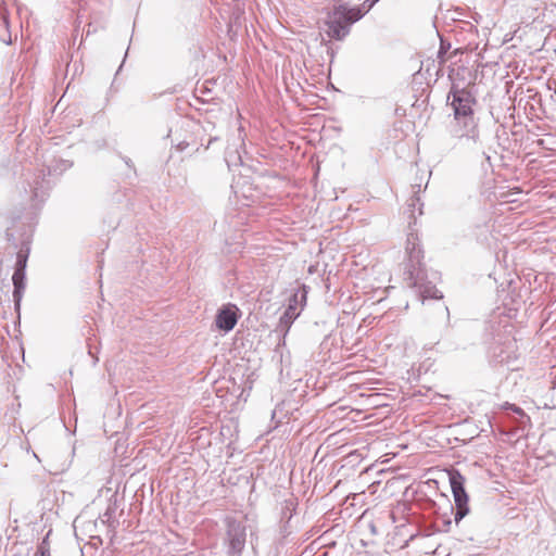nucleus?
<instances>
[{"instance_id":"obj_15","label":"nucleus","mask_w":556,"mask_h":556,"mask_svg":"<svg viewBox=\"0 0 556 556\" xmlns=\"http://www.w3.org/2000/svg\"><path fill=\"white\" fill-rule=\"evenodd\" d=\"M507 408H510L514 413L520 415L521 417L525 416L523 410L520 407H518V406H516L514 404H507Z\"/></svg>"},{"instance_id":"obj_3","label":"nucleus","mask_w":556,"mask_h":556,"mask_svg":"<svg viewBox=\"0 0 556 556\" xmlns=\"http://www.w3.org/2000/svg\"><path fill=\"white\" fill-rule=\"evenodd\" d=\"M23 199L30 202L31 208H37L41 204L49 190V182L46 180V170L38 169L22 181Z\"/></svg>"},{"instance_id":"obj_14","label":"nucleus","mask_w":556,"mask_h":556,"mask_svg":"<svg viewBox=\"0 0 556 556\" xmlns=\"http://www.w3.org/2000/svg\"><path fill=\"white\" fill-rule=\"evenodd\" d=\"M450 47H451V45H450V43H447V45L445 46L444 41H441V47H440V50H439V52H438V56H439L440 59H443V55L446 53V51H447V49H450Z\"/></svg>"},{"instance_id":"obj_1","label":"nucleus","mask_w":556,"mask_h":556,"mask_svg":"<svg viewBox=\"0 0 556 556\" xmlns=\"http://www.w3.org/2000/svg\"><path fill=\"white\" fill-rule=\"evenodd\" d=\"M372 7L369 0H365L361 7L348 8L344 4L336 7L328 13L325 22L327 35L336 40H342L350 33V26L359 21Z\"/></svg>"},{"instance_id":"obj_19","label":"nucleus","mask_w":556,"mask_h":556,"mask_svg":"<svg viewBox=\"0 0 556 556\" xmlns=\"http://www.w3.org/2000/svg\"><path fill=\"white\" fill-rule=\"evenodd\" d=\"M8 23H9V22H8V18L4 16V17H3V24H4L5 26H8Z\"/></svg>"},{"instance_id":"obj_6","label":"nucleus","mask_w":556,"mask_h":556,"mask_svg":"<svg viewBox=\"0 0 556 556\" xmlns=\"http://www.w3.org/2000/svg\"><path fill=\"white\" fill-rule=\"evenodd\" d=\"M450 483L456 505L454 519L458 523L469 513L468 495L465 491L464 478L459 472L450 475Z\"/></svg>"},{"instance_id":"obj_8","label":"nucleus","mask_w":556,"mask_h":556,"mask_svg":"<svg viewBox=\"0 0 556 556\" xmlns=\"http://www.w3.org/2000/svg\"><path fill=\"white\" fill-rule=\"evenodd\" d=\"M237 312L238 308L235 305L222 307L216 315V327L225 332L232 330L238 321Z\"/></svg>"},{"instance_id":"obj_7","label":"nucleus","mask_w":556,"mask_h":556,"mask_svg":"<svg viewBox=\"0 0 556 556\" xmlns=\"http://www.w3.org/2000/svg\"><path fill=\"white\" fill-rule=\"evenodd\" d=\"M228 554L230 556H241L245 546V529L239 523H231L227 531Z\"/></svg>"},{"instance_id":"obj_25","label":"nucleus","mask_w":556,"mask_h":556,"mask_svg":"<svg viewBox=\"0 0 556 556\" xmlns=\"http://www.w3.org/2000/svg\"><path fill=\"white\" fill-rule=\"evenodd\" d=\"M415 200H416V201H419V198H413V199H412V201H413V202H414Z\"/></svg>"},{"instance_id":"obj_17","label":"nucleus","mask_w":556,"mask_h":556,"mask_svg":"<svg viewBox=\"0 0 556 556\" xmlns=\"http://www.w3.org/2000/svg\"><path fill=\"white\" fill-rule=\"evenodd\" d=\"M291 517H292L291 513H289V515H288V513H286L285 510L282 511V518H287L288 520H290Z\"/></svg>"},{"instance_id":"obj_16","label":"nucleus","mask_w":556,"mask_h":556,"mask_svg":"<svg viewBox=\"0 0 556 556\" xmlns=\"http://www.w3.org/2000/svg\"><path fill=\"white\" fill-rule=\"evenodd\" d=\"M7 237H8V240H9V241H13V242H15L14 236H13V233L11 232V230H10V229H8V230H7ZM14 244L16 245V243H14Z\"/></svg>"},{"instance_id":"obj_12","label":"nucleus","mask_w":556,"mask_h":556,"mask_svg":"<svg viewBox=\"0 0 556 556\" xmlns=\"http://www.w3.org/2000/svg\"><path fill=\"white\" fill-rule=\"evenodd\" d=\"M36 556H51L48 536L38 545Z\"/></svg>"},{"instance_id":"obj_9","label":"nucleus","mask_w":556,"mask_h":556,"mask_svg":"<svg viewBox=\"0 0 556 556\" xmlns=\"http://www.w3.org/2000/svg\"><path fill=\"white\" fill-rule=\"evenodd\" d=\"M406 252L412 263L419 264L422 256V251L419 247L418 237L409 233L406 240Z\"/></svg>"},{"instance_id":"obj_13","label":"nucleus","mask_w":556,"mask_h":556,"mask_svg":"<svg viewBox=\"0 0 556 556\" xmlns=\"http://www.w3.org/2000/svg\"><path fill=\"white\" fill-rule=\"evenodd\" d=\"M421 294L424 298H434V299L442 298V294L438 290L432 289V288L425 289L424 291H421Z\"/></svg>"},{"instance_id":"obj_4","label":"nucleus","mask_w":556,"mask_h":556,"mask_svg":"<svg viewBox=\"0 0 556 556\" xmlns=\"http://www.w3.org/2000/svg\"><path fill=\"white\" fill-rule=\"evenodd\" d=\"M447 103L453 109L454 118L473 116L476 98L469 90L453 85L447 94Z\"/></svg>"},{"instance_id":"obj_24","label":"nucleus","mask_w":556,"mask_h":556,"mask_svg":"<svg viewBox=\"0 0 556 556\" xmlns=\"http://www.w3.org/2000/svg\"><path fill=\"white\" fill-rule=\"evenodd\" d=\"M23 245L27 243V239H23L22 241Z\"/></svg>"},{"instance_id":"obj_2","label":"nucleus","mask_w":556,"mask_h":556,"mask_svg":"<svg viewBox=\"0 0 556 556\" xmlns=\"http://www.w3.org/2000/svg\"><path fill=\"white\" fill-rule=\"evenodd\" d=\"M450 134L453 138L464 141L465 147L477 156H485L490 160L484 149V138L480 134L478 122L475 116L454 118L450 126Z\"/></svg>"},{"instance_id":"obj_10","label":"nucleus","mask_w":556,"mask_h":556,"mask_svg":"<svg viewBox=\"0 0 556 556\" xmlns=\"http://www.w3.org/2000/svg\"><path fill=\"white\" fill-rule=\"evenodd\" d=\"M25 270L15 269L12 281L14 285L13 298L15 305L18 307L22 300L23 290L25 289Z\"/></svg>"},{"instance_id":"obj_18","label":"nucleus","mask_w":556,"mask_h":556,"mask_svg":"<svg viewBox=\"0 0 556 556\" xmlns=\"http://www.w3.org/2000/svg\"><path fill=\"white\" fill-rule=\"evenodd\" d=\"M292 506H293L292 502H286L285 509L290 510Z\"/></svg>"},{"instance_id":"obj_20","label":"nucleus","mask_w":556,"mask_h":556,"mask_svg":"<svg viewBox=\"0 0 556 556\" xmlns=\"http://www.w3.org/2000/svg\"><path fill=\"white\" fill-rule=\"evenodd\" d=\"M90 24L88 25V30H87V36L91 34V28H90Z\"/></svg>"},{"instance_id":"obj_23","label":"nucleus","mask_w":556,"mask_h":556,"mask_svg":"<svg viewBox=\"0 0 556 556\" xmlns=\"http://www.w3.org/2000/svg\"><path fill=\"white\" fill-rule=\"evenodd\" d=\"M178 148H179L180 150H182L185 147L182 146V143H180V144H178Z\"/></svg>"},{"instance_id":"obj_5","label":"nucleus","mask_w":556,"mask_h":556,"mask_svg":"<svg viewBox=\"0 0 556 556\" xmlns=\"http://www.w3.org/2000/svg\"><path fill=\"white\" fill-rule=\"evenodd\" d=\"M307 290L306 287L303 286L301 290H298L289 299L288 306L283 314L279 318L278 330L286 334L292 323L300 315L301 308L306 302Z\"/></svg>"},{"instance_id":"obj_11","label":"nucleus","mask_w":556,"mask_h":556,"mask_svg":"<svg viewBox=\"0 0 556 556\" xmlns=\"http://www.w3.org/2000/svg\"><path fill=\"white\" fill-rule=\"evenodd\" d=\"M27 257H28V249L26 250V252H24L23 249H21L16 255V268L15 269L25 270Z\"/></svg>"},{"instance_id":"obj_22","label":"nucleus","mask_w":556,"mask_h":556,"mask_svg":"<svg viewBox=\"0 0 556 556\" xmlns=\"http://www.w3.org/2000/svg\"><path fill=\"white\" fill-rule=\"evenodd\" d=\"M125 162H126V164H127L128 166H130V160H129V159H127Z\"/></svg>"},{"instance_id":"obj_21","label":"nucleus","mask_w":556,"mask_h":556,"mask_svg":"<svg viewBox=\"0 0 556 556\" xmlns=\"http://www.w3.org/2000/svg\"><path fill=\"white\" fill-rule=\"evenodd\" d=\"M370 1V4H376L379 0H369Z\"/></svg>"}]
</instances>
